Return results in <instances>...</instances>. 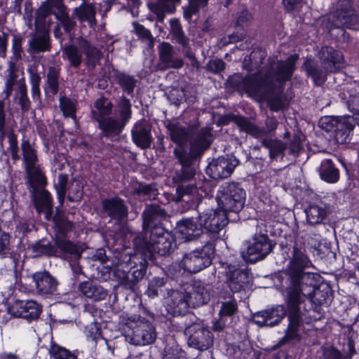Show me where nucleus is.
Listing matches in <instances>:
<instances>
[{
	"mask_svg": "<svg viewBox=\"0 0 359 359\" xmlns=\"http://www.w3.org/2000/svg\"><path fill=\"white\" fill-rule=\"evenodd\" d=\"M33 281L38 294H52L57 290L58 282L48 271H39L33 274Z\"/></svg>",
	"mask_w": 359,
	"mask_h": 359,
	"instance_id": "22",
	"label": "nucleus"
},
{
	"mask_svg": "<svg viewBox=\"0 0 359 359\" xmlns=\"http://www.w3.org/2000/svg\"><path fill=\"white\" fill-rule=\"evenodd\" d=\"M319 57L323 70L318 67L314 63L307 61L305 67L307 74L311 77L317 86L322 85L326 80L327 72H334L338 70L344 62L342 54L332 47H323L319 53Z\"/></svg>",
	"mask_w": 359,
	"mask_h": 359,
	"instance_id": "7",
	"label": "nucleus"
},
{
	"mask_svg": "<svg viewBox=\"0 0 359 359\" xmlns=\"http://www.w3.org/2000/svg\"><path fill=\"white\" fill-rule=\"evenodd\" d=\"M143 229L145 231L142 246L144 259L135 264L136 255H121L113 274L119 285L126 289L133 290L144 276L147 268L146 259H152L154 254L165 255L172 248V236L161 226L165 218V211L156 205L148 206L143 212Z\"/></svg>",
	"mask_w": 359,
	"mask_h": 359,
	"instance_id": "2",
	"label": "nucleus"
},
{
	"mask_svg": "<svg viewBox=\"0 0 359 359\" xmlns=\"http://www.w3.org/2000/svg\"><path fill=\"white\" fill-rule=\"evenodd\" d=\"M151 10L156 15L157 22L160 23L163 22L165 13L172 12L170 6L164 1H159L152 4L151 6Z\"/></svg>",
	"mask_w": 359,
	"mask_h": 359,
	"instance_id": "44",
	"label": "nucleus"
},
{
	"mask_svg": "<svg viewBox=\"0 0 359 359\" xmlns=\"http://www.w3.org/2000/svg\"><path fill=\"white\" fill-rule=\"evenodd\" d=\"M262 144L269 149L272 158H276L282 154L285 149L284 144L279 140H264Z\"/></svg>",
	"mask_w": 359,
	"mask_h": 359,
	"instance_id": "41",
	"label": "nucleus"
},
{
	"mask_svg": "<svg viewBox=\"0 0 359 359\" xmlns=\"http://www.w3.org/2000/svg\"><path fill=\"white\" fill-rule=\"evenodd\" d=\"M165 285V280L164 278L155 277L149 281L146 294L151 298H154L158 295L165 297V292L163 290Z\"/></svg>",
	"mask_w": 359,
	"mask_h": 359,
	"instance_id": "38",
	"label": "nucleus"
},
{
	"mask_svg": "<svg viewBox=\"0 0 359 359\" xmlns=\"http://www.w3.org/2000/svg\"><path fill=\"white\" fill-rule=\"evenodd\" d=\"M318 22L331 35H334L332 33L334 29L337 30V34H344V28H359V15L356 13L352 0H340L337 10L320 18Z\"/></svg>",
	"mask_w": 359,
	"mask_h": 359,
	"instance_id": "6",
	"label": "nucleus"
},
{
	"mask_svg": "<svg viewBox=\"0 0 359 359\" xmlns=\"http://www.w3.org/2000/svg\"><path fill=\"white\" fill-rule=\"evenodd\" d=\"M74 13L80 21H86L91 27L95 24V10L92 4H82L74 8Z\"/></svg>",
	"mask_w": 359,
	"mask_h": 359,
	"instance_id": "35",
	"label": "nucleus"
},
{
	"mask_svg": "<svg viewBox=\"0 0 359 359\" xmlns=\"http://www.w3.org/2000/svg\"><path fill=\"white\" fill-rule=\"evenodd\" d=\"M6 114L4 111V106L0 102V137L5 135V125H6Z\"/></svg>",
	"mask_w": 359,
	"mask_h": 359,
	"instance_id": "58",
	"label": "nucleus"
},
{
	"mask_svg": "<svg viewBox=\"0 0 359 359\" xmlns=\"http://www.w3.org/2000/svg\"><path fill=\"white\" fill-rule=\"evenodd\" d=\"M302 149V138L300 136H294L290 144V152L293 154H298V153Z\"/></svg>",
	"mask_w": 359,
	"mask_h": 359,
	"instance_id": "57",
	"label": "nucleus"
},
{
	"mask_svg": "<svg viewBox=\"0 0 359 359\" xmlns=\"http://www.w3.org/2000/svg\"><path fill=\"white\" fill-rule=\"evenodd\" d=\"M319 173L321 179L328 183H335L339 178V170L334 167L330 159L322 161Z\"/></svg>",
	"mask_w": 359,
	"mask_h": 359,
	"instance_id": "32",
	"label": "nucleus"
},
{
	"mask_svg": "<svg viewBox=\"0 0 359 359\" xmlns=\"http://www.w3.org/2000/svg\"><path fill=\"white\" fill-rule=\"evenodd\" d=\"M126 325L130 330V332L126 335V339L130 344L136 346H146L155 341L156 334L154 327L140 316H130Z\"/></svg>",
	"mask_w": 359,
	"mask_h": 359,
	"instance_id": "10",
	"label": "nucleus"
},
{
	"mask_svg": "<svg viewBox=\"0 0 359 359\" xmlns=\"http://www.w3.org/2000/svg\"><path fill=\"white\" fill-rule=\"evenodd\" d=\"M83 196V184L79 180H74L68 189V198L71 201H78Z\"/></svg>",
	"mask_w": 359,
	"mask_h": 359,
	"instance_id": "45",
	"label": "nucleus"
},
{
	"mask_svg": "<svg viewBox=\"0 0 359 359\" xmlns=\"http://www.w3.org/2000/svg\"><path fill=\"white\" fill-rule=\"evenodd\" d=\"M66 11V7L62 0H48L43 3L37 11L36 17V23H39L45 20L48 15L55 13H62Z\"/></svg>",
	"mask_w": 359,
	"mask_h": 359,
	"instance_id": "28",
	"label": "nucleus"
},
{
	"mask_svg": "<svg viewBox=\"0 0 359 359\" xmlns=\"http://www.w3.org/2000/svg\"><path fill=\"white\" fill-rule=\"evenodd\" d=\"M81 51L85 53L88 64L92 66H94L100 58V51L83 38L78 39V46L69 45L63 49L65 57L74 67H79L82 62Z\"/></svg>",
	"mask_w": 359,
	"mask_h": 359,
	"instance_id": "13",
	"label": "nucleus"
},
{
	"mask_svg": "<svg viewBox=\"0 0 359 359\" xmlns=\"http://www.w3.org/2000/svg\"><path fill=\"white\" fill-rule=\"evenodd\" d=\"M13 55L11 57L15 60H20L22 57V38L20 36H14L12 40Z\"/></svg>",
	"mask_w": 359,
	"mask_h": 359,
	"instance_id": "53",
	"label": "nucleus"
},
{
	"mask_svg": "<svg viewBox=\"0 0 359 359\" xmlns=\"http://www.w3.org/2000/svg\"><path fill=\"white\" fill-rule=\"evenodd\" d=\"M226 276L229 287L232 292L242 290L248 279L245 272L231 266H229V270L226 271Z\"/></svg>",
	"mask_w": 359,
	"mask_h": 359,
	"instance_id": "26",
	"label": "nucleus"
},
{
	"mask_svg": "<svg viewBox=\"0 0 359 359\" xmlns=\"http://www.w3.org/2000/svg\"><path fill=\"white\" fill-rule=\"evenodd\" d=\"M133 27L136 34L141 38L151 41L152 39V35L151 32L146 29L143 25L137 23H133Z\"/></svg>",
	"mask_w": 359,
	"mask_h": 359,
	"instance_id": "54",
	"label": "nucleus"
},
{
	"mask_svg": "<svg viewBox=\"0 0 359 359\" xmlns=\"http://www.w3.org/2000/svg\"><path fill=\"white\" fill-rule=\"evenodd\" d=\"M198 219L204 229L212 233H218L228 223L226 212L221 208L204 211Z\"/></svg>",
	"mask_w": 359,
	"mask_h": 359,
	"instance_id": "17",
	"label": "nucleus"
},
{
	"mask_svg": "<svg viewBox=\"0 0 359 359\" xmlns=\"http://www.w3.org/2000/svg\"><path fill=\"white\" fill-rule=\"evenodd\" d=\"M225 63L220 59L211 60L208 64V69L214 72L217 73L224 69Z\"/></svg>",
	"mask_w": 359,
	"mask_h": 359,
	"instance_id": "56",
	"label": "nucleus"
},
{
	"mask_svg": "<svg viewBox=\"0 0 359 359\" xmlns=\"http://www.w3.org/2000/svg\"><path fill=\"white\" fill-rule=\"evenodd\" d=\"M203 231L201 222L196 218H187L177 224L178 236L185 241H190L198 237Z\"/></svg>",
	"mask_w": 359,
	"mask_h": 359,
	"instance_id": "21",
	"label": "nucleus"
},
{
	"mask_svg": "<svg viewBox=\"0 0 359 359\" xmlns=\"http://www.w3.org/2000/svg\"><path fill=\"white\" fill-rule=\"evenodd\" d=\"M214 254L213 245L207 243L201 249L185 254L180 263V267L189 273H198L210 265Z\"/></svg>",
	"mask_w": 359,
	"mask_h": 359,
	"instance_id": "12",
	"label": "nucleus"
},
{
	"mask_svg": "<svg viewBox=\"0 0 359 359\" xmlns=\"http://www.w3.org/2000/svg\"><path fill=\"white\" fill-rule=\"evenodd\" d=\"M99 128L103 135L107 137H113L118 135L123 129L126 123L122 120H118L111 117L105 118H97Z\"/></svg>",
	"mask_w": 359,
	"mask_h": 359,
	"instance_id": "29",
	"label": "nucleus"
},
{
	"mask_svg": "<svg viewBox=\"0 0 359 359\" xmlns=\"http://www.w3.org/2000/svg\"><path fill=\"white\" fill-rule=\"evenodd\" d=\"M298 59L291 55L285 61L274 64L271 70L262 72L264 77L257 81L255 77H247L243 81V88L249 97L262 101L267 100L271 110L277 111L283 106L280 95L283 83L290 79Z\"/></svg>",
	"mask_w": 359,
	"mask_h": 359,
	"instance_id": "4",
	"label": "nucleus"
},
{
	"mask_svg": "<svg viewBox=\"0 0 359 359\" xmlns=\"http://www.w3.org/2000/svg\"><path fill=\"white\" fill-rule=\"evenodd\" d=\"M55 18L60 22L66 32L70 31L75 25V22L65 11L62 13H55Z\"/></svg>",
	"mask_w": 359,
	"mask_h": 359,
	"instance_id": "51",
	"label": "nucleus"
},
{
	"mask_svg": "<svg viewBox=\"0 0 359 359\" xmlns=\"http://www.w3.org/2000/svg\"><path fill=\"white\" fill-rule=\"evenodd\" d=\"M184 290L182 292L167 289V294L170 298L168 304L175 314L184 313L188 307H198L210 300L209 286L200 281L187 283Z\"/></svg>",
	"mask_w": 359,
	"mask_h": 359,
	"instance_id": "5",
	"label": "nucleus"
},
{
	"mask_svg": "<svg viewBox=\"0 0 359 359\" xmlns=\"http://www.w3.org/2000/svg\"><path fill=\"white\" fill-rule=\"evenodd\" d=\"M166 128L169 131L171 140L177 144L174 149V154L182 165L180 173H177L173 180L178 184L177 193L180 198L184 195H196L202 196L200 191H203L194 184L190 183L195 175V170L191 167L193 161L200 157L203 151L211 143V133L210 129L204 128L201 129L191 142L189 151H187L184 144L187 142L189 135V128L177 122H168Z\"/></svg>",
	"mask_w": 359,
	"mask_h": 359,
	"instance_id": "3",
	"label": "nucleus"
},
{
	"mask_svg": "<svg viewBox=\"0 0 359 359\" xmlns=\"http://www.w3.org/2000/svg\"><path fill=\"white\" fill-rule=\"evenodd\" d=\"M113 104L107 99L100 97L95 103V109L93 111L94 118L97 121V118H105L106 116L111 114Z\"/></svg>",
	"mask_w": 359,
	"mask_h": 359,
	"instance_id": "37",
	"label": "nucleus"
},
{
	"mask_svg": "<svg viewBox=\"0 0 359 359\" xmlns=\"http://www.w3.org/2000/svg\"><path fill=\"white\" fill-rule=\"evenodd\" d=\"M238 164V161L233 156L219 157L208 165L207 172L213 179L226 178Z\"/></svg>",
	"mask_w": 359,
	"mask_h": 359,
	"instance_id": "18",
	"label": "nucleus"
},
{
	"mask_svg": "<svg viewBox=\"0 0 359 359\" xmlns=\"http://www.w3.org/2000/svg\"><path fill=\"white\" fill-rule=\"evenodd\" d=\"M325 359H346L340 352L335 349L328 350L325 353Z\"/></svg>",
	"mask_w": 359,
	"mask_h": 359,
	"instance_id": "60",
	"label": "nucleus"
},
{
	"mask_svg": "<svg viewBox=\"0 0 359 359\" xmlns=\"http://www.w3.org/2000/svg\"><path fill=\"white\" fill-rule=\"evenodd\" d=\"M185 334L188 336L189 346L198 350H206L213 343L211 332L201 323H196L186 327Z\"/></svg>",
	"mask_w": 359,
	"mask_h": 359,
	"instance_id": "16",
	"label": "nucleus"
},
{
	"mask_svg": "<svg viewBox=\"0 0 359 359\" xmlns=\"http://www.w3.org/2000/svg\"><path fill=\"white\" fill-rule=\"evenodd\" d=\"M18 60H15L13 59H10L8 63V69L7 73L8 74H18V67L16 65V62Z\"/></svg>",
	"mask_w": 359,
	"mask_h": 359,
	"instance_id": "62",
	"label": "nucleus"
},
{
	"mask_svg": "<svg viewBox=\"0 0 359 359\" xmlns=\"http://www.w3.org/2000/svg\"><path fill=\"white\" fill-rule=\"evenodd\" d=\"M170 33L177 42L186 48L189 44V39L184 36L182 27L177 19L170 20Z\"/></svg>",
	"mask_w": 359,
	"mask_h": 359,
	"instance_id": "40",
	"label": "nucleus"
},
{
	"mask_svg": "<svg viewBox=\"0 0 359 359\" xmlns=\"http://www.w3.org/2000/svg\"><path fill=\"white\" fill-rule=\"evenodd\" d=\"M274 245L266 233H256L252 238L245 244L241 255L245 262L255 263L264 259L271 252Z\"/></svg>",
	"mask_w": 359,
	"mask_h": 359,
	"instance_id": "11",
	"label": "nucleus"
},
{
	"mask_svg": "<svg viewBox=\"0 0 359 359\" xmlns=\"http://www.w3.org/2000/svg\"><path fill=\"white\" fill-rule=\"evenodd\" d=\"M60 105L65 116L75 118L76 107L72 100L66 97H62L60 99Z\"/></svg>",
	"mask_w": 359,
	"mask_h": 359,
	"instance_id": "46",
	"label": "nucleus"
},
{
	"mask_svg": "<svg viewBox=\"0 0 359 359\" xmlns=\"http://www.w3.org/2000/svg\"><path fill=\"white\" fill-rule=\"evenodd\" d=\"M29 51L44 52L49 48V39L46 33H36L29 42Z\"/></svg>",
	"mask_w": 359,
	"mask_h": 359,
	"instance_id": "36",
	"label": "nucleus"
},
{
	"mask_svg": "<svg viewBox=\"0 0 359 359\" xmlns=\"http://www.w3.org/2000/svg\"><path fill=\"white\" fill-rule=\"evenodd\" d=\"M38 212L43 211L46 219L50 220L53 212V199L49 192L43 191L35 203Z\"/></svg>",
	"mask_w": 359,
	"mask_h": 359,
	"instance_id": "34",
	"label": "nucleus"
},
{
	"mask_svg": "<svg viewBox=\"0 0 359 359\" xmlns=\"http://www.w3.org/2000/svg\"><path fill=\"white\" fill-rule=\"evenodd\" d=\"M313 266L305 250L294 245L285 269L289 324L281 344L299 341L304 324L320 320L323 316L320 305L331 301L330 289L316 288L317 275L305 271Z\"/></svg>",
	"mask_w": 359,
	"mask_h": 359,
	"instance_id": "1",
	"label": "nucleus"
},
{
	"mask_svg": "<svg viewBox=\"0 0 359 359\" xmlns=\"http://www.w3.org/2000/svg\"><path fill=\"white\" fill-rule=\"evenodd\" d=\"M285 316L286 310L284 306L277 305L256 313L253 316V321L260 327H273L278 325Z\"/></svg>",
	"mask_w": 359,
	"mask_h": 359,
	"instance_id": "20",
	"label": "nucleus"
},
{
	"mask_svg": "<svg viewBox=\"0 0 359 359\" xmlns=\"http://www.w3.org/2000/svg\"><path fill=\"white\" fill-rule=\"evenodd\" d=\"M140 193L145 196H148L149 198H154V196H156V190L150 185L142 186L140 189Z\"/></svg>",
	"mask_w": 359,
	"mask_h": 359,
	"instance_id": "61",
	"label": "nucleus"
},
{
	"mask_svg": "<svg viewBox=\"0 0 359 359\" xmlns=\"http://www.w3.org/2000/svg\"><path fill=\"white\" fill-rule=\"evenodd\" d=\"M218 304H220L219 318L212 322V328L215 331L223 330L227 325L228 318L233 316L238 311L237 302L233 295L229 292L221 291L218 294Z\"/></svg>",
	"mask_w": 359,
	"mask_h": 359,
	"instance_id": "15",
	"label": "nucleus"
},
{
	"mask_svg": "<svg viewBox=\"0 0 359 359\" xmlns=\"http://www.w3.org/2000/svg\"><path fill=\"white\" fill-rule=\"evenodd\" d=\"M7 36L4 33L0 34V56L5 57L6 55Z\"/></svg>",
	"mask_w": 359,
	"mask_h": 359,
	"instance_id": "59",
	"label": "nucleus"
},
{
	"mask_svg": "<svg viewBox=\"0 0 359 359\" xmlns=\"http://www.w3.org/2000/svg\"><path fill=\"white\" fill-rule=\"evenodd\" d=\"M0 359H21V357L15 353L3 352L0 353Z\"/></svg>",
	"mask_w": 359,
	"mask_h": 359,
	"instance_id": "64",
	"label": "nucleus"
},
{
	"mask_svg": "<svg viewBox=\"0 0 359 359\" xmlns=\"http://www.w3.org/2000/svg\"><path fill=\"white\" fill-rule=\"evenodd\" d=\"M347 105L349 111L355 116V118L352 117L355 121H358V125L359 126V94L350 96Z\"/></svg>",
	"mask_w": 359,
	"mask_h": 359,
	"instance_id": "50",
	"label": "nucleus"
},
{
	"mask_svg": "<svg viewBox=\"0 0 359 359\" xmlns=\"http://www.w3.org/2000/svg\"><path fill=\"white\" fill-rule=\"evenodd\" d=\"M18 99L22 109L23 111L28 110L29 107V101L27 97V88L24 83V79H22V80H19Z\"/></svg>",
	"mask_w": 359,
	"mask_h": 359,
	"instance_id": "47",
	"label": "nucleus"
},
{
	"mask_svg": "<svg viewBox=\"0 0 359 359\" xmlns=\"http://www.w3.org/2000/svg\"><path fill=\"white\" fill-rule=\"evenodd\" d=\"M238 127L243 131L250 134L255 138H262L266 135V132L253 124L248 118L238 117L235 120Z\"/></svg>",
	"mask_w": 359,
	"mask_h": 359,
	"instance_id": "33",
	"label": "nucleus"
},
{
	"mask_svg": "<svg viewBox=\"0 0 359 359\" xmlns=\"http://www.w3.org/2000/svg\"><path fill=\"white\" fill-rule=\"evenodd\" d=\"M57 249L62 253L64 259L77 262L81 257L83 248L65 239L57 238L55 241Z\"/></svg>",
	"mask_w": 359,
	"mask_h": 359,
	"instance_id": "25",
	"label": "nucleus"
},
{
	"mask_svg": "<svg viewBox=\"0 0 359 359\" xmlns=\"http://www.w3.org/2000/svg\"><path fill=\"white\" fill-rule=\"evenodd\" d=\"M307 222L312 224L322 223L326 218L328 210L325 204H311L305 210Z\"/></svg>",
	"mask_w": 359,
	"mask_h": 359,
	"instance_id": "30",
	"label": "nucleus"
},
{
	"mask_svg": "<svg viewBox=\"0 0 359 359\" xmlns=\"http://www.w3.org/2000/svg\"><path fill=\"white\" fill-rule=\"evenodd\" d=\"M79 290L85 297L95 302L102 300L107 296V292L102 286L90 281L81 283Z\"/></svg>",
	"mask_w": 359,
	"mask_h": 359,
	"instance_id": "31",
	"label": "nucleus"
},
{
	"mask_svg": "<svg viewBox=\"0 0 359 359\" xmlns=\"http://www.w3.org/2000/svg\"><path fill=\"white\" fill-rule=\"evenodd\" d=\"M120 116L121 120L126 123V122L130 118V100L126 97H122L120 104Z\"/></svg>",
	"mask_w": 359,
	"mask_h": 359,
	"instance_id": "49",
	"label": "nucleus"
},
{
	"mask_svg": "<svg viewBox=\"0 0 359 359\" xmlns=\"http://www.w3.org/2000/svg\"><path fill=\"white\" fill-rule=\"evenodd\" d=\"M245 198V191L241 185L231 182L219 187L216 198L219 208L225 212H238L244 206Z\"/></svg>",
	"mask_w": 359,
	"mask_h": 359,
	"instance_id": "9",
	"label": "nucleus"
},
{
	"mask_svg": "<svg viewBox=\"0 0 359 359\" xmlns=\"http://www.w3.org/2000/svg\"><path fill=\"white\" fill-rule=\"evenodd\" d=\"M209 0H189V5L184 11V16L191 18L192 15L196 14L200 8L204 7Z\"/></svg>",
	"mask_w": 359,
	"mask_h": 359,
	"instance_id": "48",
	"label": "nucleus"
},
{
	"mask_svg": "<svg viewBox=\"0 0 359 359\" xmlns=\"http://www.w3.org/2000/svg\"><path fill=\"white\" fill-rule=\"evenodd\" d=\"M11 315L29 321L37 319L41 312V306L34 300L17 301L8 309Z\"/></svg>",
	"mask_w": 359,
	"mask_h": 359,
	"instance_id": "19",
	"label": "nucleus"
},
{
	"mask_svg": "<svg viewBox=\"0 0 359 359\" xmlns=\"http://www.w3.org/2000/svg\"><path fill=\"white\" fill-rule=\"evenodd\" d=\"M319 126L327 132L334 131L338 142H346L355 127V120L351 116L342 117L325 116L319 121Z\"/></svg>",
	"mask_w": 359,
	"mask_h": 359,
	"instance_id": "14",
	"label": "nucleus"
},
{
	"mask_svg": "<svg viewBox=\"0 0 359 359\" xmlns=\"http://www.w3.org/2000/svg\"><path fill=\"white\" fill-rule=\"evenodd\" d=\"M18 77V74H7L5 82V88L3 91V95L5 99H8L11 96L13 86L17 83Z\"/></svg>",
	"mask_w": 359,
	"mask_h": 359,
	"instance_id": "52",
	"label": "nucleus"
},
{
	"mask_svg": "<svg viewBox=\"0 0 359 359\" xmlns=\"http://www.w3.org/2000/svg\"><path fill=\"white\" fill-rule=\"evenodd\" d=\"M24 168L31 191L34 194L39 188L46 185V180L39 164L37 153L28 140H23L20 145Z\"/></svg>",
	"mask_w": 359,
	"mask_h": 359,
	"instance_id": "8",
	"label": "nucleus"
},
{
	"mask_svg": "<svg viewBox=\"0 0 359 359\" xmlns=\"http://www.w3.org/2000/svg\"><path fill=\"white\" fill-rule=\"evenodd\" d=\"M34 256H41L43 255H51L55 252L53 247L49 241L41 240L29 246Z\"/></svg>",
	"mask_w": 359,
	"mask_h": 359,
	"instance_id": "39",
	"label": "nucleus"
},
{
	"mask_svg": "<svg viewBox=\"0 0 359 359\" xmlns=\"http://www.w3.org/2000/svg\"><path fill=\"white\" fill-rule=\"evenodd\" d=\"M161 62L165 67L179 69L183 65L181 58L175 57L173 47L167 42H163L158 46Z\"/></svg>",
	"mask_w": 359,
	"mask_h": 359,
	"instance_id": "24",
	"label": "nucleus"
},
{
	"mask_svg": "<svg viewBox=\"0 0 359 359\" xmlns=\"http://www.w3.org/2000/svg\"><path fill=\"white\" fill-rule=\"evenodd\" d=\"M102 206L104 212L111 219L122 220L128 216V208L124 205L123 200L114 198L103 200Z\"/></svg>",
	"mask_w": 359,
	"mask_h": 359,
	"instance_id": "23",
	"label": "nucleus"
},
{
	"mask_svg": "<svg viewBox=\"0 0 359 359\" xmlns=\"http://www.w3.org/2000/svg\"><path fill=\"white\" fill-rule=\"evenodd\" d=\"M266 126L268 132L273 131L278 126V122L275 118L269 117L266 120Z\"/></svg>",
	"mask_w": 359,
	"mask_h": 359,
	"instance_id": "63",
	"label": "nucleus"
},
{
	"mask_svg": "<svg viewBox=\"0 0 359 359\" xmlns=\"http://www.w3.org/2000/svg\"><path fill=\"white\" fill-rule=\"evenodd\" d=\"M119 85L127 94H132L136 86V80L131 76L119 73L116 76Z\"/></svg>",
	"mask_w": 359,
	"mask_h": 359,
	"instance_id": "42",
	"label": "nucleus"
},
{
	"mask_svg": "<svg viewBox=\"0 0 359 359\" xmlns=\"http://www.w3.org/2000/svg\"><path fill=\"white\" fill-rule=\"evenodd\" d=\"M283 4L287 11L298 13L303 2L302 0H283Z\"/></svg>",
	"mask_w": 359,
	"mask_h": 359,
	"instance_id": "55",
	"label": "nucleus"
},
{
	"mask_svg": "<svg viewBox=\"0 0 359 359\" xmlns=\"http://www.w3.org/2000/svg\"><path fill=\"white\" fill-rule=\"evenodd\" d=\"M59 71L55 67H50L47 74V90L55 95L58 91Z\"/></svg>",
	"mask_w": 359,
	"mask_h": 359,
	"instance_id": "43",
	"label": "nucleus"
},
{
	"mask_svg": "<svg viewBox=\"0 0 359 359\" xmlns=\"http://www.w3.org/2000/svg\"><path fill=\"white\" fill-rule=\"evenodd\" d=\"M132 137L134 142L142 149L148 148L151 145L152 138L150 129L143 122L138 123L134 126Z\"/></svg>",
	"mask_w": 359,
	"mask_h": 359,
	"instance_id": "27",
	"label": "nucleus"
}]
</instances>
